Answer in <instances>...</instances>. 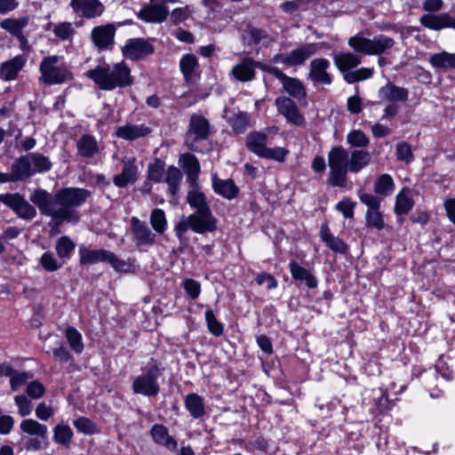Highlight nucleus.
<instances>
[{"label": "nucleus", "instance_id": "1", "mask_svg": "<svg viewBox=\"0 0 455 455\" xmlns=\"http://www.w3.org/2000/svg\"><path fill=\"white\" fill-rule=\"evenodd\" d=\"M91 192L79 188H62L53 196L46 190L36 189L29 196L41 214L51 218L49 226L57 228L63 222L77 223L80 215L76 208L84 204Z\"/></svg>", "mask_w": 455, "mask_h": 455}, {"label": "nucleus", "instance_id": "2", "mask_svg": "<svg viewBox=\"0 0 455 455\" xmlns=\"http://www.w3.org/2000/svg\"><path fill=\"white\" fill-rule=\"evenodd\" d=\"M85 76L102 91L126 87L133 83L131 69L124 61L112 65H99L95 68L88 70Z\"/></svg>", "mask_w": 455, "mask_h": 455}, {"label": "nucleus", "instance_id": "3", "mask_svg": "<svg viewBox=\"0 0 455 455\" xmlns=\"http://www.w3.org/2000/svg\"><path fill=\"white\" fill-rule=\"evenodd\" d=\"M327 158L330 168L328 183L332 187H345L349 172V152L342 146L332 147Z\"/></svg>", "mask_w": 455, "mask_h": 455}, {"label": "nucleus", "instance_id": "4", "mask_svg": "<svg viewBox=\"0 0 455 455\" xmlns=\"http://www.w3.org/2000/svg\"><path fill=\"white\" fill-rule=\"evenodd\" d=\"M60 57L52 55L43 58L39 71L40 81L45 84H61L73 80L74 76L67 65L60 63Z\"/></svg>", "mask_w": 455, "mask_h": 455}, {"label": "nucleus", "instance_id": "5", "mask_svg": "<svg viewBox=\"0 0 455 455\" xmlns=\"http://www.w3.org/2000/svg\"><path fill=\"white\" fill-rule=\"evenodd\" d=\"M443 6V0H425L422 5L423 10L432 13L422 15L419 18L420 25L435 31L443 28L455 29V16H452L449 12L435 14V12L442 10Z\"/></svg>", "mask_w": 455, "mask_h": 455}, {"label": "nucleus", "instance_id": "6", "mask_svg": "<svg viewBox=\"0 0 455 455\" xmlns=\"http://www.w3.org/2000/svg\"><path fill=\"white\" fill-rule=\"evenodd\" d=\"M347 44L356 52L366 55H381L388 53L395 42L392 37L385 35L377 36L372 39L356 35L350 37Z\"/></svg>", "mask_w": 455, "mask_h": 455}, {"label": "nucleus", "instance_id": "7", "mask_svg": "<svg viewBox=\"0 0 455 455\" xmlns=\"http://www.w3.org/2000/svg\"><path fill=\"white\" fill-rule=\"evenodd\" d=\"M78 253L81 265L108 262L117 272H129L132 267L130 263L119 259L114 252L105 249L91 250L85 246H81Z\"/></svg>", "mask_w": 455, "mask_h": 455}, {"label": "nucleus", "instance_id": "8", "mask_svg": "<svg viewBox=\"0 0 455 455\" xmlns=\"http://www.w3.org/2000/svg\"><path fill=\"white\" fill-rule=\"evenodd\" d=\"M210 134L209 121L199 114H193L186 133V145L193 151H197L196 143L208 139Z\"/></svg>", "mask_w": 455, "mask_h": 455}, {"label": "nucleus", "instance_id": "9", "mask_svg": "<svg viewBox=\"0 0 455 455\" xmlns=\"http://www.w3.org/2000/svg\"><path fill=\"white\" fill-rule=\"evenodd\" d=\"M23 179H28L36 172L51 170L52 164L47 156L39 153H32L16 160Z\"/></svg>", "mask_w": 455, "mask_h": 455}, {"label": "nucleus", "instance_id": "10", "mask_svg": "<svg viewBox=\"0 0 455 455\" xmlns=\"http://www.w3.org/2000/svg\"><path fill=\"white\" fill-rule=\"evenodd\" d=\"M160 374V370L156 366L149 367L145 373L134 379L132 383L133 392L146 396L156 395L160 390L157 383Z\"/></svg>", "mask_w": 455, "mask_h": 455}, {"label": "nucleus", "instance_id": "11", "mask_svg": "<svg viewBox=\"0 0 455 455\" xmlns=\"http://www.w3.org/2000/svg\"><path fill=\"white\" fill-rule=\"evenodd\" d=\"M319 50L317 44H305L291 51L287 54H276L274 61L290 67L303 65L307 59L315 54Z\"/></svg>", "mask_w": 455, "mask_h": 455}, {"label": "nucleus", "instance_id": "12", "mask_svg": "<svg viewBox=\"0 0 455 455\" xmlns=\"http://www.w3.org/2000/svg\"><path fill=\"white\" fill-rule=\"evenodd\" d=\"M0 203L12 209L21 219L32 220L36 215V208L19 193L0 194Z\"/></svg>", "mask_w": 455, "mask_h": 455}, {"label": "nucleus", "instance_id": "13", "mask_svg": "<svg viewBox=\"0 0 455 455\" xmlns=\"http://www.w3.org/2000/svg\"><path fill=\"white\" fill-rule=\"evenodd\" d=\"M277 111L283 115L289 123L298 126L305 124L304 116L299 113L293 100L285 96H280L275 100Z\"/></svg>", "mask_w": 455, "mask_h": 455}, {"label": "nucleus", "instance_id": "14", "mask_svg": "<svg viewBox=\"0 0 455 455\" xmlns=\"http://www.w3.org/2000/svg\"><path fill=\"white\" fill-rule=\"evenodd\" d=\"M154 52L153 46L143 38H132L122 48L123 55L132 60L144 58Z\"/></svg>", "mask_w": 455, "mask_h": 455}, {"label": "nucleus", "instance_id": "15", "mask_svg": "<svg viewBox=\"0 0 455 455\" xmlns=\"http://www.w3.org/2000/svg\"><path fill=\"white\" fill-rule=\"evenodd\" d=\"M331 63L324 58H316L310 62L308 79L314 84L329 85L331 84V76L327 72Z\"/></svg>", "mask_w": 455, "mask_h": 455}, {"label": "nucleus", "instance_id": "16", "mask_svg": "<svg viewBox=\"0 0 455 455\" xmlns=\"http://www.w3.org/2000/svg\"><path fill=\"white\" fill-rule=\"evenodd\" d=\"M191 229L199 234L212 232L217 228V220L212 216V212H200L189 215Z\"/></svg>", "mask_w": 455, "mask_h": 455}, {"label": "nucleus", "instance_id": "17", "mask_svg": "<svg viewBox=\"0 0 455 455\" xmlns=\"http://www.w3.org/2000/svg\"><path fill=\"white\" fill-rule=\"evenodd\" d=\"M123 164L122 172L113 178V183L118 188H125L128 184L134 183L139 178L135 158L125 159Z\"/></svg>", "mask_w": 455, "mask_h": 455}, {"label": "nucleus", "instance_id": "18", "mask_svg": "<svg viewBox=\"0 0 455 455\" xmlns=\"http://www.w3.org/2000/svg\"><path fill=\"white\" fill-rule=\"evenodd\" d=\"M168 14L169 11L164 4L151 2L139 12L138 17L145 22L161 23L167 19Z\"/></svg>", "mask_w": 455, "mask_h": 455}, {"label": "nucleus", "instance_id": "19", "mask_svg": "<svg viewBox=\"0 0 455 455\" xmlns=\"http://www.w3.org/2000/svg\"><path fill=\"white\" fill-rule=\"evenodd\" d=\"M152 132L145 124H126L116 129L115 135L125 140H135L148 136Z\"/></svg>", "mask_w": 455, "mask_h": 455}, {"label": "nucleus", "instance_id": "20", "mask_svg": "<svg viewBox=\"0 0 455 455\" xmlns=\"http://www.w3.org/2000/svg\"><path fill=\"white\" fill-rule=\"evenodd\" d=\"M275 77L282 83L283 89L290 96L300 100L306 97V90L301 81L298 78L290 77L281 70H274Z\"/></svg>", "mask_w": 455, "mask_h": 455}, {"label": "nucleus", "instance_id": "21", "mask_svg": "<svg viewBox=\"0 0 455 455\" xmlns=\"http://www.w3.org/2000/svg\"><path fill=\"white\" fill-rule=\"evenodd\" d=\"M131 224L134 241L138 245H152L155 243L156 235L151 232L145 222L140 221L136 217H132Z\"/></svg>", "mask_w": 455, "mask_h": 455}, {"label": "nucleus", "instance_id": "22", "mask_svg": "<svg viewBox=\"0 0 455 455\" xmlns=\"http://www.w3.org/2000/svg\"><path fill=\"white\" fill-rule=\"evenodd\" d=\"M26 63L27 58L24 55H17L12 60L3 62L0 66V78L4 81L15 80Z\"/></svg>", "mask_w": 455, "mask_h": 455}, {"label": "nucleus", "instance_id": "23", "mask_svg": "<svg viewBox=\"0 0 455 455\" xmlns=\"http://www.w3.org/2000/svg\"><path fill=\"white\" fill-rule=\"evenodd\" d=\"M212 182L213 191L222 197L232 200L238 196L239 188L233 180H222L220 179L216 173H213L212 174Z\"/></svg>", "mask_w": 455, "mask_h": 455}, {"label": "nucleus", "instance_id": "24", "mask_svg": "<svg viewBox=\"0 0 455 455\" xmlns=\"http://www.w3.org/2000/svg\"><path fill=\"white\" fill-rule=\"evenodd\" d=\"M115 28L112 25H104L94 28L91 37L97 48L106 49L114 42Z\"/></svg>", "mask_w": 455, "mask_h": 455}, {"label": "nucleus", "instance_id": "25", "mask_svg": "<svg viewBox=\"0 0 455 455\" xmlns=\"http://www.w3.org/2000/svg\"><path fill=\"white\" fill-rule=\"evenodd\" d=\"M75 12L86 18H95L103 12V5L99 0H71Z\"/></svg>", "mask_w": 455, "mask_h": 455}, {"label": "nucleus", "instance_id": "26", "mask_svg": "<svg viewBox=\"0 0 455 455\" xmlns=\"http://www.w3.org/2000/svg\"><path fill=\"white\" fill-rule=\"evenodd\" d=\"M378 95L380 100L391 102H406L409 98V92L407 89L399 87L390 82L379 89Z\"/></svg>", "mask_w": 455, "mask_h": 455}, {"label": "nucleus", "instance_id": "27", "mask_svg": "<svg viewBox=\"0 0 455 455\" xmlns=\"http://www.w3.org/2000/svg\"><path fill=\"white\" fill-rule=\"evenodd\" d=\"M76 150L79 156L92 158L100 152V145L94 136L84 134L76 141Z\"/></svg>", "mask_w": 455, "mask_h": 455}, {"label": "nucleus", "instance_id": "28", "mask_svg": "<svg viewBox=\"0 0 455 455\" xmlns=\"http://www.w3.org/2000/svg\"><path fill=\"white\" fill-rule=\"evenodd\" d=\"M150 435L155 443L157 444L164 446L169 451H176L178 447V443L169 435V431L166 427L161 424H156L152 427L150 430Z\"/></svg>", "mask_w": 455, "mask_h": 455}, {"label": "nucleus", "instance_id": "29", "mask_svg": "<svg viewBox=\"0 0 455 455\" xmlns=\"http://www.w3.org/2000/svg\"><path fill=\"white\" fill-rule=\"evenodd\" d=\"M333 61L337 68L344 73L361 64V57L353 52H339L332 54Z\"/></svg>", "mask_w": 455, "mask_h": 455}, {"label": "nucleus", "instance_id": "30", "mask_svg": "<svg viewBox=\"0 0 455 455\" xmlns=\"http://www.w3.org/2000/svg\"><path fill=\"white\" fill-rule=\"evenodd\" d=\"M370 152L363 149H355L349 154V172L358 173L371 163Z\"/></svg>", "mask_w": 455, "mask_h": 455}, {"label": "nucleus", "instance_id": "31", "mask_svg": "<svg viewBox=\"0 0 455 455\" xmlns=\"http://www.w3.org/2000/svg\"><path fill=\"white\" fill-rule=\"evenodd\" d=\"M254 60L245 58L242 62L233 67L231 74L240 82H249L254 79L255 71L253 70Z\"/></svg>", "mask_w": 455, "mask_h": 455}, {"label": "nucleus", "instance_id": "32", "mask_svg": "<svg viewBox=\"0 0 455 455\" xmlns=\"http://www.w3.org/2000/svg\"><path fill=\"white\" fill-rule=\"evenodd\" d=\"M180 162L183 164V168L191 187H197L198 173L200 172V164L197 158L194 155L184 154L180 157Z\"/></svg>", "mask_w": 455, "mask_h": 455}, {"label": "nucleus", "instance_id": "33", "mask_svg": "<svg viewBox=\"0 0 455 455\" xmlns=\"http://www.w3.org/2000/svg\"><path fill=\"white\" fill-rule=\"evenodd\" d=\"M321 239L334 252L346 253L348 246L340 238L334 236L327 224H323L320 229Z\"/></svg>", "mask_w": 455, "mask_h": 455}, {"label": "nucleus", "instance_id": "34", "mask_svg": "<svg viewBox=\"0 0 455 455\" xmlns=\"http://www.w3.org/2000/svg\"><path fill=\"white\" fill-rule=\"evenodd\" d=\"M185 407L194 419H200L205 414L204 398L196 393H190L185 397Z\"/></svg>", "mask_w": 455, "mask_h": 455}, {"label": "nucleus", "instance_id": "35", "mask_svg": "<svg viewBox=\"0 0 455 455\" xmlns=\"http://www.w3.org/2000/svg\"><path fill=\"white\" fill-rule=\"evenodd\" d=\"M290 272L295 280L305 282L308 288L314 289L317 286L316 278L306 268L299 265L295 260H291L289 264Z\"/></svg>", "mask_w": 455, "mask_h": 455}, {"label": "nucleus", "instance_id": "36", "mask_svg": "<svg viewBox=\"0 0 455 455\" xmlns=\"http://www.w3.org/2000/svg\"><path fill=\"white\" fill-rule=\"evenodd\" d=\"M413 205L411 190L408 188H402L395 197V213L398 216L405 215L412 209Z\"/></svg>", "mask_w": 455, "mask_h": 455}, {"label": "nucleus", "instance_id": "37", "mask_svg": "<svg viewBox=\"0 0 455 455\" xmlns=\"http://www.w3.org/2000/svg\"><path fill=\"white\" fill-rule=\"evenodd\" d=\"M29 18L28 16L4 19L0 21V28L14 36H18L23 33V28L28 24Z\"/></svg>", "mask_w": 455, "mask_h": 455}, {"label": "nucleus", "instance_id": "38", "mask_svg": "<svg viewBox=\"0 0 455 455\" xmlns=\"http://www.w3.org/2000/svg\"><path fill=\"white\" fill-rule=\"evenodd\" d=\"M429 63L433 68L440 69H455V53L443 51L430 56Z\"/></svg>", "mask_w": 455, "mask_h": 455}, {"label": "nucleus", "instance_id": "39", "mask_svg": "<svg viewBox=\"0 0 455 455\" xmlns=\"http://www.w3.org/2000/svg\"><path fill=\"white\" fill-rule=\"evenodd\" d=\"M20 428L22 432L32 436H37L42 439H46L47 437V427L32 419L22 420L20 424Z\"/></svg>", "mask_w": 455, "mask_h": 455}, {"label": "nucleus", "instance_id": "40", "mask_svg": "<svg viewBox=\"0 0 455 455\" xmlns=\"http://www.w3.org/2000/svg\"><path fill=\"white\" fill-rule=\"evenodd\" d=\"M267 137L265 133L254 132L248 135L246 146L251 152L261 157L267 148Z\"/></svg>", "mask_w": 455, "mask_h": 455}, {"label": "nucleus", "instance_id": "41", "mask_svg": "<svg viewBox=\"0 0 455 455\" xmlns=\"http://www.w3.org/2000/svg\"><path fill=\"white\" fill-rule=\"evenodd\" d=\"M193 189L188 193L187 200L191 207L196 210V212H211V209L207 204L206 197L204 193L197 189V187H192Z\"/></svg>", "mask_w": 455, "mask_h": 455}, {"label": "nucleus", "instance_id": "42", "mask_svg": "<svg viewBox=\"0 0 455 455\" xmlns=\"http://www.w3.org/2000/svg\"><path fill=\"white\" fill-rule=\"evenodd\" d=\"M73 431L69 426L60 423L53 428V440L56 443L68 447L72 441Z\"/></svg>", "mask_w": 455, "mask_h": 455}, {"label": "nucleus", "instance_id": "43", "mask_svg": "<svg viewBox=\"0 0 455 455\" xmlns=\"http://www.w3.org/2000/svg\"><path fill=\"white\" fill-rule=\"evenodd\" d=\"M180 68L186 80H189L199 68L197 58L190 53L185 54L180 61Z\"/></svg>", "mask_w": 455, "mask_h": 455}, {"label": "nucleus", "instance_id": "44", "mask_svg": "<svg viewBox=\"0 0 455 455\" xmlns=\"http://www.w3.org/2000/svg\"><path fill=\"white\" fill-rule=\"evenodd\" d=\"M243 39L248 44H257L265 41L267 43L273 41L265 30L253 27L248 28L243 35Z\"/></svg>", "mask_w": 455, "mask_h": 455}, {"label": "nucleus", "instance_id": "45", "mask_svg": "<svg viewBox=\"0 0 455 455\" xmlns=\"http://www.w3.org/2000/svg\"><path fill=\"white\" fill-rule=\"evenodd\" d=\"M182 180L180 171L175 166H170L164 175V181L169 186V191L172 195H176L179 191L180 184Z\"/></svg>", "mask_w": 455, "mask_h": 455}, {"label": "nucleus", "instance_id": "46", "mask_svg": "<svg viewBox=\"0 0 455 455\" xmlns=\"http://www.w3.org/2000/svg\"><path fill=\"white\" fill-rule=\"evenodd\" d=\"M65 337L69 347L76 354L82 353L84 345L81 333L73 326H68L65 331Z\"/></svg>", "mask_w": 455, "mask_h": 455}, {"label": "nucleus", "instance_id": "47", "mask_svg": "<svg viewBox=\"0 0 455 455\" xmlns=\"http://www.w3.org/2000/svg\"><path fill=\"white\" fill-rule=\"evenodd\" d=\"M395 188V183L389 174H382L379 177L374 184L375 193L381 196L389 195Z\"/></svg>", "mask_w": 455, "mask_h": 455}, {"label": "nucleus", "instance_id": "48", "mask_svg": "<svg viewBox=\"0 0 455 455\" xmlns=\"http://www.w3.org/2000/svg\"><path fill=\"white\" fill-rule=\"evenodd\" d=\"M150 224L158 234H164L167 228V220L162 209H154L150 213Z\"/></svg>", "mask_w": 455, "mask_h": 455}, {"label": "nucleus", "instance_id": "49", "mask_svg": "<svg viewBox=\"0 0 455 455\" xmlns=\"http://www.w3.org/2000/svg\"><path fill=\"white\" fill-rule=\"evenodd\" d=\"M347 142L353 148H365L370 144V139L363 131L353 130L347 133Z\"/></svg>", "mask_w": 455, "mask_h": 455}, {"label": "nucleus", "instance_id": "50", "mask_svg": "<svg viewBox=\"0 0 455 455\" xmlns=\"http://www.w3.org/2000/svg\"><path fill=\"white\" fill-rule=\"evenodd\" d=\"M250 117L247 113L239 112L229 119V124L235 133L240 134L249 126Z\"/></svg>", "mask_w": 455, "mask_h": 455}, {"label": "nucleus", "instance_id": "51", "mask_svg": "<svg viewBox=\"0 0 455 455\" xmlns=\"http://www.w3.org/2000/svg\"><path fill=\"white\" fill-rule=\"evenodd\" d=\"M76 244L68 236H61L56 243V252L60 258H69Z\"/></svg>", "mask_w": 455, "mask_h": 455}, {"label": "nucleus", "instance_id": "52", "mask_svg": "<svg viewBox=\"0 0 455 455\" xmlns=\"http://www.w3.org/2000/svg\"><path fill=\"white\" fill-rule=\"evenodd\" d=\"M395 156L398 161L405 164H410L414 159L411 146L404 141L396 144Z\"/></svg>", "mask_w": 455, "mask_h": 455}, {"label": "nucleus", "instance_id": "53", "mask_svg": "<svg viewBox=\"0 0 455 455\" xmlns=\"http://www.w3.org/2000/svg\"><path fill=\"white\" fill-rule=\"evenodd\" d=\"M39 262L43 268L47 272H54L62 267V263L59 262L53 254L50 251L43 253Z\"/></svg>", "mask_w": 455, "mask_h": 455}, {"label": "nucleus", "instance_id": "54", "mask_svg": "<svg viewBox=\"0 0 455 455\" xmlns=\"http://www.w3.org/2000/svg\"><path fill=\"white\" fill-rule=\"evenodd\" d=\"M165 175L164 164L163 162L156 160L154 164H149L148 170V179L155 182L164 181Z\"/></svg>", "mask_w": 455, "mask_h": 455}, {"label": "nucleus", "instance_id": "55", "mask_svg": "<svg viewBox=\"0 0 455 455\" xmlns=\"http://www.w3.org/2000/svg\"><path fill=\"white\" fill-rule=\"evenodd\" d=\"M365 218L368 227L374 228L378 230L384 228V220L382 219L379 209L367 210Z\"/></svg>", "mask_w": 455, "mask_h": 455}, {"label": "nucleus", "instance_id": "56", "mask_svg": "<svg viewBox=\"0 0 455 455\" xmlns=\"http://www.w3.org/2000/svg\"><path fill=\"white\" fill-rule=\"evenodd\" d=\"M205 320L208 329L212 334L220 336L223 333L222 324L216 319L212 310L209 309L205 312Z\"/></svg>", "mask_w": 455, "mask_h": 455}, {"label": "nucleus", "instance_id": "57", "mask_svg": "<svg viewBox=\"0 0 455 455\" xmlns=\"http://www.w3.org/2000/svg\"><path fill=\"white\" fill-rule=\"evenodd\" d=\"M14 402L18 407L19 413L21 417L28 416L33 409V403L24 395H16Z\"/></svg>", "mask_w": 455, "mask_h": 455}, {"label": "nucleus", "instance_id": "58", "mask_svg": "<svg viewBox=\"0 0 455 455\" xmlns=\"http://www.w3.org/2000/svg\"><path fill=\"white\" fill-rule=\"evenodd\" d=\"M288 155V150L283 148L276 147L273 148H267L261 157L267 159L275 160L277 162H283L285 160L286 156Z\"/></svg>", "mask_w": 455, "mask_h": 455}, {"label": "nucleus", "instance_id": "59", "mask_svg": "<svg viewBox=\"0 0 455 455\" xmlns=\"http://www.w3.org/2000/svg\"><path fill=\"white\" fill-rule=\"evenodd\" d=\"M73 32L74 29L69 22L59 23L54 25L53 28L54 35L62 40L68 39L73 35Z\"/></svg>", "mask_w": 455, "mask_h": 455}, {"label": "nucleus", "instance_id": "60", "mask_svg": "<svg viewBox=\"0 0 455 455\" xmlns=\"http://www.w3.org/2000/svg\"><path fill=\"white\" fill-rule=\"evenodd\" d=\"M26 392L32 399H39L44 395L45 388L41 382L34 380L27 386Z\"/></svg>", "mask_w": 455, "mask_h": 455}, {"label": "nucleus", "instance_id": "61", "mask_svg": "<svg viewBox=\"0 0 455 455\" xmlns=\"http://www.w3.org/2000/svg\"><path fill=\"white\" fill-rule=\"evenodd\" d=\"M24 179L16 162L12 165V172L10 173L0 172V183L15 182Z\"/></svg>", "mask_w": 455, "mask_h": 455}, {"label": "nucleus", "instance_id": "62", "mask_svg": "<svg viewBox=\"0 0 455 455\" xmlns=\"http://www.w3.org/2000/svg\"><path fill=\"white\" fill-rule=\"evenodd\" d=\"M184 289L187 294L192 299H196L199 297L201 292V285L194 279H186L183 283Z\"/></svg>", "mask_w": 455, "mask_h": 455}, {"label": "nucleus", "instance_id": "63", "mask_svg": "<svg viewBox=\"0 0 455 455\" xmlns=\"http://www.w3.org/2000/svg\"><path fill=\"white\" fill-rule=\"evenodd\" d=\"M355 206V203L352 202L350 199L346 198L340 201L336 208L339 211L343 216L347 219H351L354 216V209Z\"/></svg>", "mask_w": 455, "mask_h": 455}, {"label": "nucleus", "instance_id": "64", "mask_svg": "<svg viewBox=\"0 0 455 455\" xmlns=\"http://www.w3.org/2000/svg\"><path fill=\"white\" fill-rule=\"evenodd\" d=\"M32 378L28 372L22 371H15L12 379H10V385L13 391L17 390L19 387L23 386L28 379Z\"/></svg>", "mask_w": 455, "mask_h": 455}]
</instances>
